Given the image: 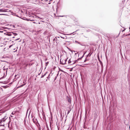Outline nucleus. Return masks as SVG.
<instances>
[{"label": "nucleus", "mask_w": 130, "mask_h": 130, "mask_svg": "<svg viewBox=\"0 0 130 130\" xmlns=\"http://www.w3.org/2000/svg\"><path fill=\"white\" fill-rule=\"evenodd\" d=\"M11 117H12V115H11Z\"/></svg>", "instance_id": "6ab92c4d"}, {"label": "nucleus", "mask_w": 130, "mask_h": 130, "mask_svg": "<svg viewBox=\"0 0 130 130\" xmlns=\"http://www.w3.org/2000/svg\"><path fill=\"white\" fill-rule=\"evenodd\" d=\"M35 16L37 17V16H38L37 15H35Z\"/></svg>", "instance_id": "4be33fe9"}, {"label": "nucleus", "mask_w": 130, "mask_h": 130, "mask_svg": "<svg viewBox=\"0 0 130 130\" xmlns=\"http://www.w3.org/2000/svg\"><path fill=\"white\" fill-rule=\"evenodd\" d=\"M3 15V14H0V15Z\"/></svg>", "instance_id": "dca6fc26"}, {"label": "nucleus", "mask_w": 130, "mask_h": 130, "mask_svg": "<svg viewBox=\"0 0 130 130\" xmlns=\"http://www.w3.org/2000/svg\"><path fill=\"white\" fill-rule=\"evenodd\" d=\"M76 32V31H75V32H73V33H72L71 34H70V35H71V34H73V33H74V32Z\"/></svg>", "instance_id": "9b49d317"}, {"label": "nucleus", "mask_w": 130, "mask_h": 130, "mask_svg": "<svg viewBox=\"0 0 130 130\" xmlns=\"http://www.w3.org/2000/svg\"><path fill=\"white\" fill-rule=\"evenodd\" d=\"M69 112V111L68 112V114Z\"/></svg>", "instance_id": "4468645a"}, {"label": "nucleus", "mask_w": 130, "mask_h": 130, "mask_svg": "<svg viewBox=\"0 0 130 130\" xmlns=\"http://www.w3.org/2000/svg\"><path fill=\"white\" fill-rule=\"evenodd\" d=\"M86 59H85V61H84V62H86Z\"/></svg>", "instance_id": "f8f14e48"}, {"label": "nucleus", "mask_w": 130, "mask_h": 130, "mask_svg": "<svg viewBox=\"0 0 130 130\" xmlns=\"http://www.w3.org/2000/svg\"><path fill=\"white\" fill-rule=\"evenodd\" d=\"M68 63L69 64H70L71 63V64H72V63H73V62H72L71 61V59H70L69 61H68Z\"/></svg>", "instance_id": "20e7f679"}, {"label": "nucleus", "mask_w": 130, "mask_h": 130, "mask_svg": "<svg viewBox=\"0 0 130 130\" xmlns=\"http://www.w3.org/2000/svg\"><path fill=\"white\" fill-rule=\"evenodd\" d=\"M11 35V34H9V35Z\"/></svg>", "instance_id": "ddd939ff"}, {"label": "nucleus", "mask_w": 130, "mask_h": 130, "mask_svg": "<svg viewBox=\"0 0 130 130\" xmlns=\"http://www.w3.org/2000/svg\"><path fill=\"white\" fill-rule=\"evenodd\" d=\"M65 16L64 15H59V16Z\"/></svg>", "instance_id": "0eeeda50"}, {"label": "nucleus", "mask_w": 130, "mask_h": 130, "mask_svg": "<svg viewBox=\"0 0 130 130\" xmlns=\"http://www.w3.org/2000/svg\"><path fill=\"white\" fill-rule=\"evenodd\" d=\"M90 55H91V54L90 55Z\"/></svg>", "instance_id": "b1692460"}, {"label": "nucleus", "mask_w": 130, "mask_h": 130, "mask_svg": "<svg viewBox=\"0 0 130 130\" xmlns=\"http://www.w3.org/2000/svg\"><path fill=\"white\" fill-rule=\"evenodd\" d=\"M89 54H88L87 56H88L89 55Z\"/></svg>", "instance_id": "a211bd4d"}, {"label": "nucleus", "mask_w": 130, "mask_h": 130, "mask_svg": "<svg viewBox=\"0 0 130 130\" xmlns=\"http://www.w3.org/2000/svg\"><path fill=\"white\" fill-rule=\"evenodd\" d=\"M3 87H5V86H4Z\"/></svg>", "instance_id": "5701e85b"}, {"label": "nucleus", "mask_w": 130, "mask_h": 130, "mask_svg": "<svg viewBox=\"0 0 130 130\" xmlns=\"http://www.w3.org/2000/svg\"><path fill=\"white\" fill-rule=\"evenodd\" d=\"M3 10L2 9H0V11H2Z\"/></svg>", "instance_id": "6e6552de"}, {"label": "nucleus", "mask_w": 130, "mask_h": 130, "mask_svg": "<svg viewBox=\"0 0 130 130\" xmlns=\"http://www.w3.org/2000/svg\"><path fill=\"white\" fill-rule=\"evenodd\" d=\"M82 67H84V66H82Z\"/></svg>", "instance_id": "412c9836"}, {"label": "nucleus", "mask_w": 130, "mask_h": 130, "mask_svg": "<svg viewBox=\"0 0 130 130\" xmlns=\"http://www.w3.org/2000/svg\"><path fill=\"white\" fill-rule=\"evenodd\" d=\"M20 18L25 20H27V21H34V20H30V19H28L26 18L25 17H19Z\"/></svg>", "instance_id": "f03ea898"}, {"label": "nucleus", "mask_w": 130, "mask_h": 130, "mask_svg": "<svg viewBox=\"0 0 130 130\" xmlns=\"http://www.w3.org/2000/svg\"><path fill=\"white\" fill-rule=\"evenodd\" d=\"M61 37V38H63V39H64V37Z\"/></svg>", "instance_id": "1a4fd4ad"}, {"label": "nucleus", "mask_w": 130, "mask_h": 130, "mask_svg": "<svg viewBox=\"0 0 130 130\" xmlns=\"http://www.w3.org/2000/svg\"><path fill=\"white\" fill-rule=\"evenodd\" d=\"M45 74H44V75H42V76L41 77V78H42V77H44V76L45 75Z\"/></svg>", "instance_id": "39448f33"}, {"label": "nucleus", "mask_w": 130, "mask_h": 130, "mask_svg": "<svg viewBox=\"0 0 130 130\" xmlns=\"http://www.w3.org/2000/svg\"><path fill=\"white\" fill-rule=\"evenodd\" d=\"M67 59L66 58H61L60 59V62L61 64H66V62L67 61Z\"/></svg>", "instance_id": "f257e3e1"}, {"label": "nucleus", "mask_w": 130, "mask_h": 130, "mask_svg": "<svg viewBox=\"0 0 130 130\" xmlns=\"http://www.w3.org/2000/svg\"><path fill=\"white\" fill-rule=\"evenodd\" d=\"M129 129L130 130V126L129 127Z\"/></svg>", "instance_id": "aec40b11"}, {"label": "nucleus", "mask_w": 130, "mask_h": 130, "mask_svg": "<svg viewBox=\"0 0 130 130\" xmlns=\"http://www.w3.org/2000/svg\"><path fill=\"white\" fill-rule=\"evenodd\" d=\"M12 34H13L15 36H16L17 35V34L16 33H13Z\"/></svg>", "instance_id": "423d86ee"}, {"label": "nucleus", "mask_w": 130, "mask_h": 130, "mask_svg": "<svg viewBox=\"0 0 130 130\" xmlns=\"http://www.w3.org/2000/svg\"><path fill=\"white\" fill-rule=\"evenodd\" d=\"M41 0V1H43V0Z\"/></svg>", "instance_id": "393cba45"}, {"label": "nucleus", "mask_w": 130, "mask_h": 130, "mask_svg": "<svg viewBox=\"0 0 130 130\" xmlns=\"http://www.w3.org/2000/svg\"><path fill=\"white\" fill-rule=\"evenodd\" d=\"M88 64H85V65H87Z\"/></svg>", "instance_id": "f3484780"}, {"label": "nucleus", "mask_w": 130, "mask_h": 130, "mask_svg": "<svg viewBox=\"0 0 130 130\" xmlns=\"http://www.w3.org/2000/svg\"><path fill=\"white\" fill-rule=\"evenodd\" d=\"M11 114L12 115H14V113H13V112H12V113H11Z\"/></svg>", "instance_id": "9d476101"}, {"label": "nucleus", "mask_w": 130, "mask_h": 130, "mask_svg": "<svg viewBox=\"0 0 130 130\" xmlns=\"http://www.w3.org/2000/svg\"><path fill=\"white\" fill-rule=\"evenodd\" d=\"M85 54V53H84V54L83 55V56L82 57H83V56H84V55Z\"/></svg>", "instance_id": "2eb2a0df"}, {"label": "nucleus", "mask_w": 130, "mask_h": 130, "mask_svg": "<svg viewBox=\"0 0 130 130\" xmlns=\"http://www.w3.org/2000/svg\"><path fill=\"white\" fill-rule=\"evenodd\" d=\"M79 58L77 60L75 61L74 62H73V63H72L73 64H74L75 63H76V62H78V60H79Z\"/></svg>", "instance_id": "7ed1b4c3"}]
</instances>
